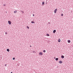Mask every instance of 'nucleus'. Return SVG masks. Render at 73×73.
<instances>
[{
  "label": "nucleus",
  "instance_id": "1",
  "mask_svg": "<svg viewBox=\"0 0 73 73\" xmlns=\"http://www.w3.org/2000/svg\"><path fill=\"white\" fill-rule=\"evenodd\" d=\"M39 55H41L42 56V55L43 54V53H42V52H40L39 53Z\"/></svg>",
  "mask_w": 73,
  "mask_h": 73
},
{
  "label": "nucleus",
  "instance_id": "2",
  "mask_svg": "<svg viewBox=\"0 0 73 73\" xmlns=\"http://www.w3.org/2000/svg\"><path fill=\"white\" fill-rule=\"evenodd\" d=\"M8 23L9 24V25H11V21H8Z\"/></svg>",
  "mask_w": 73,
  "mask_h": 73
},
{
  "label": "nucleus",
  "instance_id": "26",
  "mask_svg": "<svg viewBox=\"0 0 73 73\" xmlns=\"http://www.w3.org/2000/svg\"><path fill=\"white\" fill-rule=\"evenodd\" d=\"M11 73H12V72H11Z\"/></svg>",
  "mask_w": 73,
  "mask_h": 73
},
{
  "label": "nucleus",
  "instance_id": "16",
  "mask_svg": "<svg viewBox=\"0 0 73 73\" xmlns=\"http://www.w3.org/2000/svg\"><path fill=\"white\" fill-rule=\"evenodd\" d=\"M13 60H15V58H13Z\"/></svg>",
  "mask_w": 73,
  "mask_h": 73
},
{
  "label": "nucleus",
  "instance_id": "9",
  "mask_svg": "<svg viewBox=\"0 0 73 73\" xmlns=\"http://www.w3.org/2000/svg\"><path fill=\"white\" fill-rule=\"evenodd\" d=\"M68 43H70V40H68Z\"/></svg>",
  "mask_w": 73,
  "mask_h": 73
},
{
  "label": "nucleus",
  "instance_id": "20",
  "mask_svg": "<svg viewBox=\"0 0 73 73\" xmlns=\"http://www.w3.org/2000/svg\"><path fill=\"white\" fill-rule=\"evenodd\" d=\"M5 34H6V35H7V32L5 33Z\"/></svg>",
  "mask_w": 73,
  "mask_h": 73
},
{
  "label": "nucleus",
  "instance_id": "17",
  "mask_svg": "<svg viewBox=\"0 0 73 73\" xmlns=\"http://www.w3.org/2000/svg\"><path fill=\"white\" fill-rule=\"evenodd\" d=\"M33 53H36V52L35 51H33Z\"/></svg>",
  "mask_w": 73,
  "mask_h": 73
},
{
  "label": "nucleus",
  "instance_id": "10",
  "mask_svg": "<svg viewBox=\"0 0 73 73\" xmlns=\"http://www.w3.org/2000/svg\"><path fill=\"white\" fill-rule=\"evenodd\" d=\"M7 52H9V49H7Z\"/></svg>",
  "mask_w": 73,
  "mask_h": 73
},
{
  "label": "nucleus",
  "instance_id": "6",
  "mask_svg": "<svg viewBox=\"0 0 73 73\" xmlns=\"http://www.w3.org/2000/svg\"><path fill=\"white\" fill-rule=\"evenodd\" d=\"M55 60L56 61H58V58H56Z\"/></svg>",
  "mask_w": 73,
  "mask_h": 73
},
{
  "label": "nucleus",
  "instance_id": "15",
  "mask_svg": "<svg viewBox=\"0 0 73 73\" xmlns=\"http://www.w3.org/2000/svg\"><path fill=\"white\" fill-rule=\"evenodd\" d=\"M31 23H35V22H33V21H31Z\"/></svg>",
  "mask_w": 73,
  "mask_h": 73
},
{
  "label": "nucleus",
  "instance_id": "22",
  "mask_svg": "<svg viewBox=\"0 0 73 73\" xmlns=\"http://www.w3.org/2000/svg\"><path fill=\"white\" fill-rule=\"evenodd\" d=\"M4 6H5V5H3Z\"/></svg>",
  "mask_w": 73,
  "mask_h": 73
},
{
  "label": "nucleus",
  "instance_id": "18",
  "mask_svg": "<svg viewBox=\"0 0 73 73\" xmlns=\"http://www.w3.org/2000/svg\"><path fill=\"white\" fill-rule=\"evenodd\" d=\"M27 28H28V29H29V27L28 26H27Z\"/></svg>",
  "mask_w": 73,
  "mask_h": 73
},
{
  "label": "nucleus",
  "instance_id": "19",
  "mask_svg": "<svg viewBox=\"0 0 73 73\" xmlns=\"http://www.w3.org/2000/svg\"><path fill=\"white\" fill-rule=\"evenodd\" d=\"M61 16H63V14H61Z\"/></svg>",
  "mask_w": 73,
  "mask_h": 73
},
{
  "label": "nucleus",
  "instance_id": "27",
  "mask_svg": "<svg viewBox=\"0 0 73 73\" xmlns=\"http://www.w3.org/2000/svg\"><path fill=\"white\" fill-rule=\"evenodd\" d=\"M49 23V24H50V23Z\"/></svg>",
  "mask_w": 73,
  "mask_h": 73
},
{
  "label": "nucleus",
  "instance_id": "24",
  "mask_svg": "<svg viewBox=\"0 0 73 73\" xmlns=\"http://www.w3.org/2000/svg\"><path fill=\"white\" fill-rule=\"evenodd\" d=\"M30 47H32V46H30Z\"/></svg>",
  "mask_w": 73,
  "mask_h": 73
},
{
  "label": "nucleus",
  "instance_id": "4",
  "mask_svg": "<svg viewBox=\"0 0 73 73\" xmlns=\"http://www.w3.org/2000/svg\"><path fill=\"white\" fill-rule=\"evenodd\" d=\"M59 62L60 64H62V62L61 61H60Z\"/></svg>",
  "mask_w": 73,
  "mask_h": 73
},
{
  "label": "nucleus",
  "instance_id": "8",
  "mask_svg": "<svg viewBox=\"0 0 73 73\" xmlns=\"http://www.w3.org/2000/svg\"><path fill=\"white\" fill-rule=\"evenodd\" d=\"M61 58H64V56H61Z\"/></svg>",
  "mask_w": 73,
  "mask_h": 73
},
{
  "label": "nucleus",
  "instance_id": "25",
  "mask_svg": "<svg viewBox=\"0 0 73 73\" xmlns=\"http://www.w3.org/2000/svg\"><path fill=\"white\" fill-rule=\"evenodd\" d=\"M23 12V13H24V12Z\"/></svg>",
  "mask_w": 73,
  "mask_h": 73
},
{
  "label": "nucleus",
  "instance_id": "12",
  "mask_svg": "<svg viewBox=\"0 0 73 73\" xmlns=\"http://www.w3.org/2000/svg\"><path fill=\"white\" fill-rule=\"evenodd\" d=\"M43 52H44V53H45V52H46V51H45V50H43Z\"/></svg>",
  "mask_w": 73,
  "mask_h": 73
},
{
  "label": "nucleus",
  "instance_id": "5",
  "mask_svg": "<svg viewBox=\"0 0 73 73\" xmlns=\"http://www.w3.org/2000/svg\"><path fill=\"white\" fill-rule=\"evenodd\" d=\"M58 41L59 42H60V41H61V40L60 39H58Z\"/></svg>",
  "mask_w": 73,
  "mask_h": 73
},
{
  "label": "nucleus",
  "instance_id": "21",
  "mask_svg": "<svg viewBox=\"0 0 73 73\" xmlns=\"http://www.w3.org/2000/svg\"><path fill=\"white\" fill-rule=\"evenodd\" d=\"M33 16H35V15H34V14H33Z\"/></svg>",
  "mask_w": 73,
  "mask_h": 73
},
{
  "label": "nucleus",
  "instance_id": "11",
  "mask_svg": "<svg viewBox=\"0 0 73 73\" xmlns=\"http://www.w3.org/2000/svg\"><path fill=\"white\" fill-rule=\"evenodd\" d=\"M44 2H43L42 3V5H44Z\"/></svg>",
  "mask_w": 73,
  "mask_h": 73
},
{
  "label": "nucleus",
  "instance_id": "3",
  "mask_svg": "<svg viewBox=\"0 0 73 73\" xmlns=\"http://www.w3.org/2000/svg\"><path fill=\"white\" fill-rule=\"evenodd\" d=\"M57 11V9H56L54 11V13H56Z\"/></svg>",
  "mask_w": 73,
  "mask_h": 73
},
{
  "label": "nucleus",
  "instance_id": "23",
  "mask_svg": "<svg viewBox=\"0 0 73 73\" xmlns=\"http://www.w3.org/2000/svg\"><path fill=\"white\" fill-rule=\"evenodd\" d=\"M7 65V64H5V66H6Z\"/></svg>",
  "mask_w": 73,
  "mask_h": 73
},
{
  "label": "nucleus",
  "instance_id": "7",
  "mask_svg": "<svg viewBox=\"0 0 73 73\" xmlns=\"http://www.w3.org/2000/svg\"><path fill=\"white\" fill-rule=\"evenodd\" d=\"M56 30H54L53 31V33H54L56 32Z\"/></svg>",
  "mask_w": 73,
  "mask_h": 73
},
{
  "label": "nucleus",
  "instance_id": "13",
  "mask_svg": "<svg viewBox=\"0 0 73 73\" xmlns=\"http://www.w3.org/2000/svg\"><path fill=\"white\" fill-rule=\"evenodd\" d=\"M17 11H14V13H17Z\"/></svg>",
  "mask_w": 73,
  "mask_h": 73
},
{
  "label": "nucleus",
  "instance_id": "14",
  "mask_svg": "<svg viewBox=\"0 0 73 73\" xmlns=\"http://www.w3.org/2000/svg\"><path fill=\"white\" fill-rule=\"evenodd\" d=\"M46 35L47 36H49V35L48 34H47Z\"/></svg>",
  "mask_w": 73,
  "mask_h": 73
}]
</instances>
